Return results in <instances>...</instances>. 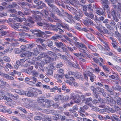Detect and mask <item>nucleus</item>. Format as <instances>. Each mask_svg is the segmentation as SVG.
<instances>
[{
  "label": "nucleus",
  "instance_id": "nucleus-1",
  "mask_svg": "<svg viewBox=\"0 0 121 121\" xmlns=\"http://www.w3.org/2000/svg\"><path fill=\"white\" fill-rule=\"evenodd\" d=\"M83 13L86 16L89 17L90 18L92 19L94 18V15L91 12L89 13L87 12L86 9V6H83Z\"/></svg>",
  "mask_w": 121,
  "mask_h": 121
},
{
  "label": "nucleus",
  "instance_id": "nucleus-2",
  "mask_svg": "<svg viewBox=\"0 0 121 121\" xmlns=\"http://www.w3.org/2000/svg\"><path fill=\"white\" fill-rule=\"evenodd\" d=\"M46 20L45 19L41 20L37 22V24L38 26H40L43 27L44 29H47L48 23L46 22Z\"/></svg>",
  "mask_w": 121,
  "mask_h": 121
},
{
  "label": "nucleus",
  "instance_id": "nucleus-3",
  "mask_svg": "<svg viewBox=\"0 0 121 121\" xmlns=\"http://www.w3.org/2000/svg\"><path fill=\"white\" fill-rule=\"evenodd\" d=\"M18 30L20 31H27L29 29L28 27L20 24L18 26Z\"/></svg>",
  "mask_w": 121,
  "mask_h": 121
},
{
  "label": "nucleus",
  "instance_id": "nucleus-4",
  "mask_svg": "<svg viewBox=\"0 0 121 121\" xmlns=\"http://www.w3.org/2000/svg\"><path fill=\"white\" fill-rule=\"evenodd\" d=\"M58 27V26H56V25H54L51 23H48L47 28H51L52 30L56 31H58V30L57 29Z\"/></svg>",
  "mask_w": 121,
  "mask_h": 121
},
{
  "label": "nucleus",
  "instance_id": "nucleus-5",
  "mask_svg": "<svg viewBox=\"0 0 121 121\" xmlns=\"http://www.w3.org/2000/svg\"><path fill=\"white\" fill-rule=\"evenodd\" d=\"M108 1L107 0H101V2L102 4V6L104 10H106L109 7L108 5Z\"/></svg>",
  "mask_w": 121,
  "mask_h": 121
},
{
  "label": "nucleus",
  "instance_id": "nucleus-6",
  "mask_svg": "<svg viewBox=\"0 0 121 121\" xmlns=\"http://www.w3.org/2000/svg\"><path fill=\"white\" fill-rule=\"evenodd\" d=\"M93 102L95 104L99 103L101 99L97 94H95L94 97Z\"/></svg>",
  "mask_w": 121,
  "mask_h": 121
},
{
  "label": "nucleus",
  "instance_id": "nucleus-7",
  "mask_svg": "<svg viewBox=\"0 0 121 121\" xmlns=\"http://www.w3.org/2000/svg\"><path fill=\"white\" fill-rule=\"evenodd\" d=\"M35 32H37V33L36 34H34L39 37L41 36L42 35L44 34V32H41L39 30H33L32 32V33Z\"/></svg>",
  "mask_w": 121,
  "mask_h": 121
},
{
  "label": "nucleus",
  "instance_id": "nucleus-8",
  "mask_svg": "<svg viewBox=\"0 0 121 121\" xmlns=\"http://www.w3.org/2000/svg\"><path fill=\"white\" fill-rule=\"evenodd\" d=\"M35 114L37 115L34 117V119L35 121H40L42 119V117L40 116L41 115V114L40 112H36Z\"/></svg>",
  "mask_w": 121,
  "mask_h": 121
},
{
  "label": "nucleus",
  "instance_id": "nucleus-9",
  "mask_svg": "<svg viewBox=\"0 0 121 121\" xmlns=\"http://www.w3.org/2000/svg\"><path fill=\"white\" fill-rule=\"evenodd\" d=\"M38 57L39 58L40 57L47 58L48 59H49V60H53V59H52V58L49 57L45 53L43 52Z\"/></svg>",
  "mask_w": 121,
  "mask_h": 121
},
{
  "label": "nucleus",
  "instance_id": "nucleus-10",
  "mask_svg": "<svg viewBox=\"0 0 121 121\" xmlns=\"http://www.w3.org/2000/svg\"><path fill=\"white\" fill-rule=\"evenodd\" d=\"M99 41L101 42V43L105 47H108V43L107 41V40L104 39H102L101 38H99Z\"/></svg>",
  "mask_w": 121,
  "mask_h": 121
},
{
  "label": "nucleus",
  "instance_id": "nucleus-11",
  "mask_svg": "<svg viewBox=\"0 0 121 121\" xmlns=\"http://www.w3.org/2000/svg\"><path fill=\"white\" fill-rule=\"evenodd\" d=\"M87 74L88 75V76L90 77V79L91 81L93 82L94 81V79L95 78V76L91 72H88Z\"/></svg>",
  "mask_w": 121,
  "mask_h": 121
},
{
  "label": "nucleus",
  "instance_id": "nucleus-12",
  "mask_svg": "<svg viewBox=\"0 0 121 121\" xmlns=\"http://www.w3.org/2000/svg\"><path fill=\"white\" fill-rule=\"evenodd\" d=\"M96 12L99 15H101L103 14L104 13L103 12V9L101 8H100L97 9L96 10Z\"/></svg>",
  "mask_w": 121,
  "mask_h": 121
},
{
  "label": "nucleus",
  "instance_id": "nucleus-13",
  "mask_svg": "<svg viewBox=\"0 0 121 121\" xmlns=\"http://www.w3.org/2000/svg\"><path fill=\"white\" fill-rule=\"evenodd\" d=\"M8 68H9L10 69H11L13 68V67L10 64L8 63H7L6 64V65L4 68V69L6 71H9V69H8Z\"/></svg>",
  "mask_w": 121,
  "mask_h": 121
},
{
  "label": "nucleus",
  "instance_id": "nucleus-14",
  "mask_svg": "<svg viewBox=\"0 0 121 121\" xmlns=\"http://www.w3.org/2000/svg\"><path fill=\"white\" fill-rule=\"evenodd\" d=\"M79 14L77 15H76L74 17V19H75L78 21H80V18L81 17H82V14L81 13H78Z\"/></svg>",
  "mask_w": 121,
  "mask_h": 121
},
{
  "label": "nucleus",
  "instance_id": "nucleus-15",
  "mask_svg": "<svg viewBox=\"0 0 121 121\" xmlns=\"http://www.w3.org/2000/svg\"><path fill=\"white\" fill-rule=\"evenodd\" d=\"M78 109V106L77 105H75L72 108L69 109V111L70 112L73 113L75 112L76 111H77Z\"/></svg>",
  "mask_w": 121,
  "mask_h": 121
},
{
  "label": "nucleus",
  "instance_id": "nucleus-16",
  "mask_svg": "<svg viewBox=\"0 0 121 121\" xmlns=\"http://www.w3.org/2000/svg\"><path fill=\"white\" fill-rule=\"evenodd\" d=\"M88 47L92 51L95 52L97 51V50L95 47L90 44H88Z\"/></svg>",
  "mask_w": 121,
  "mask_h": 121
},
{
  "label": "nucleus",
  "instance_id": "nucleus-17",
  "mask_svg": "<svg viewBox=\"0 0 121 121\" xmlns=\"http://www.w3.org/2000/svg\"><path fill=\"white\" fill-rule=\"evenodd\" d=\"M46 44L48 47L52 48L53 47V42L51 41L48 40L47 41Z\"/></svg>",
  "mask_w": 121,
  "mask_h": 121
},
{
  "label": "nucleus",
  "instance_id": "nucleus-18",
  "mask_svg": "<svg viewBox=\"0 0 121 121\" xmlns=\"http://www.w3.org/2000/svg\"><path fill=\"white\" fill-rule=\"evenodd\" d=\"M62 17H70L69 16L70 15L68 13L62 9Z\"/></svg>",
  "mask_w": 121,
  "mask_h": 121
},
{
  "label": "nucleus",
  "instance_id": "nucleus-19",
  "mask_svg": "<svg viewBox=\"0 0 121 121\" xmlns=\"http://www.w3.org/2000/svg\"><path fill=\"white\" fill-rule=\"evenodd\" d=\"M55 44L58 47H60L61 46H63L64 44L61 42H55Z\"/></svg>",
  "mask_w": 121,
  "mask_h": 121
},
{
  "label": "nucleus",
  "instance_id": "nucleus-20",
  "mask_svg": "<svg viewBox=\"0 0 121 121\" xmlns=\"http://www.w3.org/2000/svg\"><path fill=\"white\" fill-rule=\"evenodd\" d=\"M87 37L91 40L94 41L95 39L93 35L91 34H88L86 35Z\"/></svg>",
  "mask_w": 121,
  "mask_h": 121
},
{
  "label": "nucleus",
  "instance_id": "nucleus-21",
  "mask_svg": "<svg viewBox=\"0 0 121 121\" xmlns=\"http://www.w3.org/2000/svg\"><path fill=\"white\" fill-rule=\"evenodd\" d=\"M41 4V5L38 7V9H42L43 8V7H45L46 9H47L48 8L47 6L44 3L42 2Z\"/></svg>",
  "mask_w": 121,
  "mask_h": 121
},
{
  "label": "nucleus",
  "instance_id": "nucleus-22",
  "mask_svg": "<svg viewBox=\"0 0 121 121\" xmlns=\"http://www.w3.org/2000/svg\"><path fill=\"white\" fill-rule=\"evenodd\" d=\"M4 77L8 80H13L14 78L6 74H4Z\"/></svg>",
  "mask_w": 121,
  "mask_h": 121
},
{
  "label": "nucleus",
  "instance_id": "nucleus-23",
  "mask_svg": "<svg viewBox=\"0 0 121 121\" xmlns=\"http://www.w3.org/2000/svg\"><path fill=\"white\" fill-rule=\"evenodd\" d=\"M31 73L33 76L35 77H37L38 75V73L37 71L34 70L32 71Z\"/></svg>",
  "mask_w": 121,
  "mask_h": 121
},
{
  "label": "nucleus",
  "instance_id": "nucleus-24",
  "mask_svg": "<svg viewBox=\"0 0 121 121\" xmlns=\"http://www.w3.org/2000/svg\"><path fill=\"white\" fill-rule=\"evenodd\" d=\"M35 46V44L33 43H30L29 44H27L26 46V48L28 49H31Z\"/></svg>",
  "mask_w": 121,
  "mask_h": 121
},
{
  "label": "nucleus",
  "instance_id": "nucleus-25",
  "mask_svg": "<svg viewBox=\"0 0 121 121\" xmlns=\"http://www.w3.org/2000/svg\"><path fill=\"white\" fill-rule=\"evenodd\" d=\"M62 36L60 35L55 36H53L51 38V39L54 41H56L57 40L60 38H61Z\"/></svg>",
  "mask_w": 121,
  "mask_h": 121
},
{
  "label": "nucleus",
  "instance_id": "nucleus-26",
  "mask_svg": "<svg viewBox=\"0 0 121 121\" xmlns=\"http://www.w3.org/2000/svg\"><path fill=\"white\" fill-rule=\"evenodd\" d=\"M103 89V88H101L99 87H97L96 88L95 94H96L97 92L99 93L100 92L101 93Z\"/></svg>",
  "mask_w": 121,
  "mask_h": 121
},
{
  "label": "nucleus",
  "instance_id": "nucleus-27",
  "mask_svg": "<svg viewBox=\"0 0 121 121\" xmlns=\"http://www.w3.org/2000/svg\"><path fill=\"white\" fill-rule=\"evenodd\" d=\"M20 24H17L11 25L12 27L15 30H17L18 28V26H19Z\"/></svg>",
  "mask_w": 121,
  "mask_h": 121
},
{
  "label": "nucleus",
  "instance_id": "nucleus-28",
  "mask_svg": "<svg viewBox=\"0 0 121 121\" xmlns=\"http://www.w3.org/2000/svg\"><path fill=\"white\" fill-rule=\"evenodd\" d=\"M110 25L112 26H113L114 27H117V24L113 20H112L110 21Z\"/></svg>",
  "mask_w": 121,
  "mask_h": 121
},
{
  "label": "nucleus",
  "instance_id": "nucleus-29",
  "mask_svg": "<svg viewBox=\"0 0 121 121\" xmlns=\"http://www.w3.org/2000/svg\"><path fill=\"white\" fill-rule=\"evenodd\" d=\"M80 47L84 48L86 49H87V48L85 46V45L83 43L82 44L78 42H77L76 43Z\"/></svg>",
  "mask_w": 121,
  "mask_h": 121
},
{
  "label": "nucleus",
  "instance_id": "nucleus-30",
  "mask_svg": "<svg viewBox=\"0 0 121 121\" xmlns=\"http://www.w3.org/2000/svg\"><path fill=\"white\" fill-rule=\"evenodd\" d=\"M25 95L28 96L33 97V92L30 91H26Z\"/></svg>",
  "mask_w": 121,
  "mask_h": 121
},
{
  "label": "nucleus",
  "instance_id": "nucleus-31",
  "mask_svg": "<svg viewBox=\"0 0 121 121\" xmlns=\"http://www.w3.org/2000/svg\"><path fill=\"white\" fill-rule=\"evenodd\" d=\"M30 78L34 82L32 81H30V82L32 83L33 84H35L37 81V79L34 76L31 77Z\"/></svg>",
  "mask_w": 121,
  "mask_h": 121
},
{
  "label": "nucleus",
  "instance_id": "nucleus-32",
  "mask_svg": "<svg viewBox=\"0 0 121 121\" xmlns=\"http://www.w3.org/2000/svg\"><path fill=\"white\" fill-rule=\"evenodd\" d=\"M48 5L53 9H58L55 5L51 3H48Z\"/></svg>",
  "mask_w": 121,
  "mask_h": 121
},
{
  "label": "nucleus",
  "instance_id": "nucleus-33",
  "mask_svg": "<svg viewBox=\"0 0 121 121\" xmlns=\"http://www.w3.org/2000/svg\"><path fill=\"white\" fill-rule=\"evenodd\" d=\"M3 60L6 62H9L11 61V59L7 56H4L3 57Z\"/></svg>",
  "mask_w": 121,
  "mask_h": 121
},
{
  "label": "nucleus",
  "instance_id": "nucleus-34",
  "mask_svg": "<svg viewBox=\"0 0 121 121\" xmlns=\"http://www.w3.org/2000/svg\"><path fill=\"white\" fill-rule=\"evenodd\" d=\"M12 3L13 8H15L17 9H19V6L17 4L16 2H13Z\"/></svg>",
  "mask_w": 121,
  "mask_h": 121
},
{
  "label": "nucleus",
  "instance_id": "nucleus-35",
  "mask_svg": "<svg viewBox=\"0 0 121 121\" xmlns=\"http://www.w3.org/2000/svg\"><path fill=\"white\" fill-rule=\"evenodd\" d=\"M39 53V52L38 51L37 48H35L34 49L33 55H37Z\"/></svg>",
  "mask_w": 121,
  "mask_h": 121
},
{
  "label": "nucleus",
  "instance_id": "nucleus-36",
  "mask_svg": "<svg viewBox=\"0 0 121 121\" xmlns=\"http://www.w3.org/2000/svg\"><path fill=\"white\" fill-rule=\"evenodd\" d=\"M92 99L91 98H86L85 99L84 101L85 102V103L87 104L89 102H90L92 101Z\"/></svg>",
  "mask_w": 121,
  "mask_h": 121
},
{
  "label": "nucleus",
  "instance_id": "nucleus-37",
  "mask_svg": "<svg viewBox=\"0 0 121 121\" xmlns=\"http://www.w3.org/2000/svg\"><path fill=\"white\" fill-rule=\"evenodd\" d=\"M116 102L118 105H121V98H118L117 99Z\"/></svg>",
  "mask_w": 121,
  "mask_h": 121
},
{
  "label": "nucleus",
  "instance_id": "nucleus-38",
  "mask_svg": "<svg viewBox=\"0 0 121 121\" xmlns=\"http://www.w3.org/2000/svg\"><path fill=\"white\" fill-rule=\"evenodd\" d=\"M62 11L61 12L58 9H56V13L60 17H62Z\"/></svg>",
  "mask_w": 121,
  "mask_h": 121
},
{
  "label": "nucleus",
  "instance_id": "nucleus-39",
  "mask_svg": "<svg viewBox=\"0 0 121 121\" xmlns=\"http://www.w3.org/2000/svg\"><path fill=\"white\" fill-rule=\"evenodd\" d=\"M47 54L51 56H55L56 54L53 52L48 51L47 52Z\"/></svg>",
  "mask_w": 121,
  "mask_h": 121
},
{
  "label": "nucleus",
  "instance_id": "nucleus-40",
  "mask_svg": "<svg viewBox=\"0 0 121 121\" xmlns=\"http://www.w3.org/2000/svg\"><path fill=\"white\" fill-rule=\"evenodd\" d=\"M23 50L24 51L23 49H22V51L20 50L18 48H16L14 49L15 53L16 54H17L19 52L23 51Z\"/></svg>",
  "mask_w": 121,
  "mask_h": 121
},
{
  "label": "nucleus",
  "instance_id": "nucleus-41",
  "mask_svg": "<svg viewBox=\"0 0 121 121\" xmlns=\"http://www.w3.org/2000/svg\"><path fill=\"white\" fill-rule=\"evenodd\" d=\"M26 56L27 57L31 56L33 55V53L29 52H27L26 53Z\"/></svg>",
  "mask_w": 121,
  "mask_h": 121
},
{
  "label": "nucleus",
  "instance_id": "nucleus-42",
  "mask_svg": "<svg viewBox=\"0 0 121 121\" xmlns=\"http://www.w3.org/2000/svg\"><path fill=\"white\" fill-rule=\"evenodd\" d=\"M41 105V106L43 107H45V108H49L50 107V105H46V103H45V102H44Z\"/></svg>",
  "mask_w": 121,
  "mask_h": 121
},
{
  "label": "nucleus",
  "instance_id": "nucleus-43",
  "mask_svg": "<svg viewBox=\"0 0 121 121\" xmlns=\"http://www.w3.org/2000/svg\"><path fill=\"white\" fill-rule=\"evenodd\" d=\"M52 58V59H52L53 60H49V59H48L47 58H46L47 59H44V61H43L44 63H45L47 64V63H49V61L51 60H53V61H54V60H55L56 59H53Z\"/></svg>",
  "mask_w": 121,
  "mask_h": 121
},
{
  "label": "nucleus",
  "instance_id": "nucleus-44",
  "mask_svg": "<svg viewBox=\"0 0 121 121\" xmlns=\"http://www.w3.org/2000/svg\"><path fill=\"white\" fill-rule=\"evenodd\" d=\"M53 18L56 20L55 22H58L59 23V24L62 23V22L61 20L58 19L56 16L54 17Z\"/></svg>",
  "mask_w": 121,
  "mask_h": 121
},
{
  "label": "nucleus",
  "instance_id": "nucleus-45",
  "mask_svg": "<svg viewBox=\"0 0 121 121\" xmlns=\"http://www.w3.org/2000/svg\"><path fill=\"white\" fill-rule=\"evenodd\" d=\"M63 76L61 75H59L58 74H55L54 75V77L56 78L60 79L62 78Z\"/></svg>",
  "mask_w": 121,
  "mask_h": 121
},
{
  "label": "nucleus",
  "instance_id": "nucleus-46",
  "mask_svg": "<svg viewBox=\"0 0 121 121\" xmlns=\"http://www.w3.org/2000/svg\"><path fill=\"white\" fill-rule=\"evenodd\" d=\"M8 11L10 12L11 13H17V11L15 9H9L8 10Z\"/></svg>",
  "mask_w": 121,
  "mask_h": 121
},
{
  "label": "nucleus",
  "instance_id": "nucleus-47",
  "mask_svg": "<svg viewBox=\"0 0 121 121\" xmlns=\"http://www.w3.org/2000/svg\"><path fill=\"white\" fill-rule=\"evenodd\" d=\"M103 34H109V33H108V30L106 29L105 27H103Z\"/></svg>",
  "mask_w": 121,
  "mask_h": 121
},
{
  "label": "nucleus",
  "instance_id": "nucleus-48",
  "mask_svg": "<svg viewBox=\"0 0 121 121\" xmlns=\"http://www.w3.org/2000/svg\"><path fill=\"white\" fill-rule=\"evenodd\" d=\"M88 72H90L89 71H87L85 73L83 74V75L84 76V78L87 80V81L88 80V78L87 76H88V75L87 74V73H88Z\"/></svg>",
  "mask_w": 121,
  "mask_h": 121
},
{
  "label": "nucleus",
  "instance_id": "nucleus-49",
  "mask_svg": "<svg viewBox=\"0 0 121 121\" xmlns=\"http://www.w3.org/2000/svg\"><path fill=\"white\" fill-rule=\"evenodd\" d=\"M9 33L8 31H3L1 32V36H3L7 34V33Z\"/></svg>",
  "mask_w": 121,
  "mask_h": 121
},
{
  "label": "nucleus",
  "instance_id": "nucleus-50",
  "mask_svg": "<svg viewBox=\"0 0 121 121\" xmlns=\"http://www.w3.org/2000/svg\"><path fill=\"white\" fill-rule=\"evenodd\" d=\"M44 102V99L42 98L38 99L37 100V102L40 103L42 104Z\"/></svg>",
  "mask_w": 121,
  "mask_h": 121
},
{
  "label": "nucleus",
  "instance_id": "nucleus-51",
  "mask_svg": "<svg viewBox=\"0 0 121 121\" xmlns=\"http://www.w3.org/2000/svg\"><path fill=\"white\" fill-rule=\"evenodd\" d=\"M107 91L108 92V93L110 95H113L114 94V93L112 91V89L110 88Z\"/></svg>",
  "mask_w": 121,
  "mask_h": 121
},
{
  "label": "nucleus",
  "instance_id": "nucleus-52",
  "mask_svg": "<svg viewBox=\"0 0 121 121\" xmlns=\"http://www.w3.org/2000/svg\"><path fill=\"white\" fill-rule=\"evenodd\" d=\"M111 14L112 17L116 16V12L113 9H112L111 11Z\"/></svg>",
  "mask_w": 121,
  "mask_h": 121
},
{
  "label": "nucleus",
  "instance_id": "nucleus-53",
  "mask_svg": "<svg viewBox=\"0 0 121 121\" xmlns=\"http://www.w3.org/2000/svg\"><path fill=\"white\" fill-rule=\"evenodd\" d=\"M113 107L115 110L117 111H119L121 109V108L117 106L116 105H113Z\"/></svg>",
  "mask_w": 121,
  "mask_h": 121
},
{
  "label": "nucleus",
  "instance_id": "nucleus-54",
  "mask_svg": "<svg viewBox=\"0 0 121 121\" xmlns=\"http://www.w3.org/2000/svg\"><path fill=\"white\" fill-rule=\"evenodd\" d=\"M34 18L36 20L38 21H39L40 19V17L38 16H35L34 17Z\"/></svg>",
  "mask_w": 121,
  "mask_h": 121
},
{
  "label": "nucleus",
  "instance_id": "nucleus-55",
  "mask_svg": "<svg viewBox=\"0 0 121 121\" xmlns=\"http://www.w3.org/2000/svg\"><path fill=\"white\" fill-rule=\"evenodd\" d=\"M112 19L114 21L116 22H117L119 21L118 18L116 16L113 17Z\"/></svg>",
  "mask_w": 121,
  "mask_h": 121
},
{
  "label": "nucleus",
  "instance_id": "nucleus-56",
  "mask_svg": "<svg viewBox=\"0 0 121 121\" xmlns=\"http://www.w3.org/2000/svg\"><path fill=\"white\" fill-rule=\"evenodd\" d=\"M58 71L59 73H61V75L63 76H64L65 75V74H64V70L63 69H59L58 70Z\"/></svg>",
  "mask_w": 121,
  "mask_h": 121
},
{
  "label": "nucleus",
  "instance_id": "nucleus-57",
  "mask_svg": "<svg viewBox=\"0 0 121 121\" xmlns=\"http://www.w3.org/2000/svg\"><path fill=\"white\" fill-rule=\"evenodd\" d=\"M26 5L29 8H33L34 7V5L32 4H31L30 3H27L26 4Z\"/></svg>",
  "mask_w": 121,
  "mask_h": 121
},
{
  "label": "nucleus",
  "instance_id": "nucleus-58",
  "mask_svg": "<svg viewBox=\"0 0 121 121\" xmlns=\"http://www.w3.org/2000/svg\"><path fill=\"white\" fill-rule=\"evenodd\" d=\"M86 19H87V20L89 24V23L91 25H93V22L91 20L90 18H86Z\"/></svg>",
  "mask_w": 121,
  "mask_h": 121
},
{
  "label": "nucleus",
  "instance_id": "nucleus-59",
  "mask_svg": "<svg viewBox=\"0 0 121 121\" xmlns=\"http://www.w3.org/2000/svg\"><path fill=\"white\" fill-rule=\"evenodd\" d=\"M115 35L117 37H118V38H121V35L117 31H116L115 32Z\"/></svg>",
  "mask_w": 121,
  "mask_h": 121
},
{
  "label": "nucleus",
  "instance_id": "nucleus-60",
  "mask_svg": "<svg viewBox=\"0 0 121 121\" xmlns=\"http://www.w3.org/2000/svg\"><path fill=\"white\" fill-rule=\"evenodd\" d=\"M76 96L74 94H71V99H76Z\"/></svg>",
  "mask_w": 121,
  "mask_h": 121
},
{
  "label": "nucleus",
  "instance_id": "nucleus-61",
  "mask_svg": "<svg viewBox=\"0 0 121 121\" xmlns=\"http://www.w3.org/2000/svg\"><path fill=\"white\" fill-rule=\"evenodd\" d=\"M7 15V13H0V16L2 17H4V16H6Z\"/></svg>",
  "mask_w": 121,
  "mask_h": 121
},
{
  "label": "nucleus",
  "instance_id": "nucleus-62",
  "mask_svg": "<svg viewBox=\"0 0 121 121\" xmlns=\"http://www.w3.org/2000/svg\"><path fill=\"white\" fill-rule=\"evenodd\" d=\"M63 65L62 63H60L56 65V67L57 68H59L62 67Z\"/></svg>",
  "mask_w": 121,
  "mask_h": 121
},
{
  "label": "nucleus",
  "instance_id": "nucleus-63",
  "mask_svg": "<svg viewBox=\"0 0 121 121\" xmlns=\"http://www.w3.org/2000/svg\"><path fill=\"white\" fill-rule=\"evenodd\" d=\"M117 42L116 41L115 42H113L112 43V44L113 46L115 48H117Z\"/></svg>",
  "mask_w": 121,
  "mask_h": 121
},
{
  "label": "nucleus",
  "instance_id": "nucleus-64",
  "mask_svg": "<svg viewBox=\"0 0 121 121\" xmlns=\"http://www.w3.org/2000/svg\"><path fill=\"white\" fill-rule=\"evenodd\" d=\"M17 14L22 17L24 16V14L22 12L19 11Z\"/></svg>",
  "mask_w": 121,
  "mask_h": 121
}]
</instances>
